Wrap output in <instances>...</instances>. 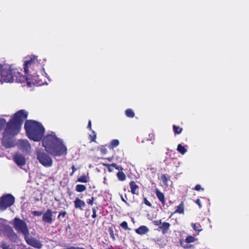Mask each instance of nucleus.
I'll list each match as a JSON object with an SVG mask.
<instances>
[{"instance_id":"obj_1","label":"nucleus","mask_w":249,"mask_h":249,"mask_svg":"<svg viewBox=\"0 0 249 249\" xmlns=\"http://www.w3.org/2000/svg\"><path fill=\"white\" fill-rule=\"evenodd\" d=\"M24 127L28 138L35 142L42 139V145L46 152L54 157L66 156L68 149L63 139L58 138L53 132L48 133L43 138L45 128L42 124L33 120H27Z\"/></svg>"},{"instance_id":"obj_2","label":"nucleus","mask_w":249,"mask_h":249,"mask_svg":"<svg viewBox=\"0 0 249 249\" xmlns=\"http://www.w3.org/2000/svg\"><path fill=\"white\" fill-rule=\"evenodd\" d=\"M37 56L35 55H28L23 59V66L27 84L28 87L32 85L37 86L47 84L45 81L47 73L44 68L40 63Z\"/></svg>"},{"instance_id":"obj_3","label":"nucleus","mask_w":249,"mask_h":249,"mask_svg":"<svg viewBox=\"0 0 249 249\" xmlns=\"http://www.w3.org/2000/svg\"><path fill=\"white\" fill-rule=\"evenodd\" d=\"M27 116L26 111L20 110L8 122L2 139V145L4 147L10 148L14 146V137L19 132L22 122L26 119Z\"/></svg>"},{"instance_id":"obj_4","label":"nucleus","mask_w":249,"mask_h":249,"mask_svg":"<svg viewBox=\"0 0 249 249\" xmlns=\"http://www.w3.org/2000/svg\"><path fill=\"white\" fill-rule=\"evenodd\" d=\"M19 68L13 65L0 64V83H12L14 81L22 83L26 80L25 76L22 74Z\"/></svg>"},{"instance_id":"obj_5","label":"nucleus","mask_w":249,"mask_h":249,"mask_svg":"<svg viewBox=\"0 0 249 249\" xmlns=\"http://www.w3.org/2000/svg\"><path fill=\"white\" fill-rule=\"evenodd\" d=\"M36 158L39 163L45 167H50L53 165V161L51 157L43 150H36Z\"/></svg>"},{"instance_id":"obj_6","label":"nucleus","mask_w":249,"mask_h":249,"mask_svg":"<svg viewBox=\"0 0 249 249\" xmlns=\"http://www.w3.org/2000/svg\"><path fill=\"white\" fill-rule=\"evenodd\" d=\"M13 227L17 232L22 233L24 236L29 234V231L26 223L19 218L16 217L12 222Z\"/></svg>"},{"instance_id":"obj_7","label":"nucleus","mask_w":249,"mask_h":249,"mask_svg":"<svg viewBox=\"0 0 249 249\" xmlns=\"http://www.w3.org/2000/svg\"><path fill=\"white\" fill-rule=\"evenodd\" d=\"M15 202V197L10 194H7L1 197L0 199V210H5Z\"/></svg>"},{"instance_id":"obj_8","label":"nucleus","mask_w":249,"mask_h":249,"mask_svg":"<svg viewBox=\"0 0 249 249\" xmlns=\"http://www.w3.org/2000/svg\"><path fill=\"white\" fill-rule=\"evenodd\" d=\"M24 239L28 245L34 248L40 249L42 247V244L39 240L35 237L29 236V234H27L24 236Z\"/></svg>"},{"instance_id":"obj_9","label":"nucleus","mask_w":249,"mask_h":249,"mask_svg":"<svg viewBox=\"0 0 249 249\" xmlns=\"http://www.w3.org/2000/svg\"><path fill=\"white\" fill-rule=\"evenodd\" d=\"M18 147L25 152L30 153L31 149V145L27 140H18L17 143Z\"/></svg>"},{"instance_id":"obj_10","label":"nucleus","mask_w":249,"mask_h":249,"mask_svg":"<svg viewBox=\"0 0 249 249\" xmlns=\"http://www.w3.org/2000/svg\"><path fill=\"white\" fill-rule=\"evenodd\" d=\"M13 159L15 162L19 166L24 165L25 164V157L21 154H16L13 157Z\"/></svg>"},{"instance_id":"obj_11","label":"nucleus","mask_w":249,"mask_h":249,"mask_svg":"<svg viewBox=\"0 0 249 249\" xmlns=\"http://www.w3.org/2000/svg\"><path fill=\"white\" fill-rule=\"evenodd\" d=\"M52 216L53 213L52 210L48 209L47 211L43 214L42 220L46 223H51L53 221Z\"/></svg>"},{"instance_id":"obj_12","label":"nucleus","mask_w":249,"mask_h":249,"mask_svg":"<svg viewBox=\"0 0 249 249\" xmlns=\"http://www.w3.org/2000/svg\"><path fill=\"white\" fill-rule=\"evenodd\" d=\"M8 228L9 230L5 233L6 236L13 242H16L18 239L17 234L14 232L11 227Z\"/></svg>"},{"instance_id":"obj_13","label":"nucleus","mask_w":249,"mask_h":249,"mask_svg":"<svg viewBox=\"0 0 249 249\" xmlns=\"http://www.w3.org/2000/svg\"><path fill=\"white\" fill-rule=\"evenodd\" d=\"M8 228H11L10 226L5 224L4 221L0 219V234L3 233L5 234V233L9 230Z\"/></svg>"},{"instance_id":"obj_14","label":"nucleus","mask_w":249,"mask_h":249,"mask_svg":"<svg viewBox=\"0 0 249 249\" xmlns=\"http://www.w3.org/2000/svg\"><path fill=\"white\" fill-rule=\"evenodd\" d=\"M149 229L145 226H141L135 230V232L140 235H143L149 231Z\"/></svg>"},{"instance_id":"obj_15","label":"nucleus","mask_w":249,"mask_h":249,"mask_svg":"<svg viewBox=\"0 0 249 249\" xmlns=\"http://www.w3.org/2000/svg\"><path fill=\"white\" fill-rule=\"evenodd\" d=\"M75 207L76 209L83 210V208L86 206L85 202L78 198H76L74 201Z\"/></svg>"},{"instance_id":"obj_16","label":"nucleus","mask_w":249,"mask_h":249,"mask_svg":"<svg viewBox=\"0 0 249 249\" xmlns=\"http://www.w3.org/2000/svg\"><path fill=\"white\" fill-rule=\"evenodd\" d=\"M130 187L131 189V192L133 194L138 195V186L136 184L134 181H131L129 183Z\"/></svg>"},{"instance_id":"obj_17","label":"nucleus","mask_w":249,"mask_h":249,"mask_svg":"<svg viewBox=\"0 0 249 249\" xmlns=\"http://www.w3.org/2000/svg\"><path fill=\"white\" fill-rule=\"evenodd\" d=\"M170 224L167 222L162 223L161 225L159 227V228L162 230V232L163 234H165L167 232Z\"/></svg>"},{"instance_id":"obj_18","label":"nucleus","mask_w":249,"mask_h":249,"mask_svg":"<svg viewBox=\"0 0 249 249\" xmlns=\"http://www.w3.org/2000/svg\"><path fill=\"white\" fill-rule=\"evenodd\" d=\"M155 193L159 200L162 203V204H164L165 201L164 194L162 192H160L158 189L156 190Z\"/></svg>"},{"instance_id":"obj_19","label":"nucleus","mask_w":249,"mask_h":249,"mask_svg":"<svg viewBox=\"0 0 249 249\" xmlns=\"http://www.w3.org/2000/svg\"><path fill=\"white\" fill-rule=\"evenodd\" d=\"M8 123L6 122V121L3 118H0V132L3 130L2 133V135H3V133L5 132V129L7 126Z\"/></svg>"},{"instance_id":"obj_20","label":"nucleus","mask_w":249,"mask_h":249,"mask_svg":"<svg viewBox=\"0 0 249 249\" xmlns=\"http://www.w3.org/2000/svg\"><path fill=\"white\" fill-rule=\"evenodd\" d=\"M119 141L117 139L112 140L109 144L108 147L109 149H113L119 145Z\"/></svg>"},{"instance_id":"obj_21","label":"nucleus","mask_w":249,"mask_h":249,"mask_svg":"<svg viewBox=\"0 0 249 249\" xmlns=\"http://www.w3.org/2000/svg\"><path fill=\"white\" fill-rule=\"evenodd\" d=\"M174 213H178L180 214L184 213V204L183 202H181L178 207L177 210L175 211Z\"/></svg>"},{"instance_id":"obj_22","label":"nucleus","mask_w":249,"mask_h":249,"mask_svg":"<svg viewBox=\"0 0 249 249\" xmlns=\"http://www.w3.org/2000/svg\"><path fill=\"white\" fill-rule=\"evenodd\" d=\"M177 150L182 155L185 154L187 152V149L181 144H179L177 147Z\"/></svg>"},{"instance_id":"obj_23","label":"nucleus","mask_w":249,"mask_h":249,"mask_svg":"<svg viewBox=\"0 0 249 249\" xmlns=\"http://www.w3.org/2000/svg\"><path fill=\"white\" fill-rule=\"evenodd\" d=\"M126 116L129 118H133L135 116V113L133 110L131 109H127L125 111Z\"/></svg>"},{"instance_id":"obj_24","label":"nucleus","mask_w":249,"mask_h":249,"mask_svg":"<svg viewBox=\"0 0 249 249\" xmlns=\"http://www.w3.org/2000/svg\"><path fill=\"white\" fill-rule=\"evenodd\" d=\"M76 191L78 192H82L86 190V187L85 185L82 184H78L76 186Z\"/></svg>"},{"instance_id":"obj_25","label":"nucleus","mask_w":249,"mask_h":249,"mask_svg":"<svg viewBox=\"0 0 249 249\" xmlns=\"http://www.w3.org/2000/svg\"><path fill=\"white\" fill-rule=\"evenodd\" d=\"M117 176L119 180L121 181H124L126 178L125 175L123 172H119L117 173Z\"/></svg>"},{"instance_id":"obj_26","label":"nucleus","mask_w":249,"mask_h":249,"mask_svg":"<svg viewBox=\"0 0 249 249\" xmlns=\"http://www.w3.org/2000/svg\"><path fill=\"white\" fill-rule=\"evenodd\" d=\"M197 240L196 238L194 236H188L185 240V242L187 243H193V242H194L195 241H196V240Z\"/></svg>"},{"instance_id":"obj_27","label":"nucleus","mask_w":249,"mask_h":249,"mask_svg":"<svg viewBox=\"0 0 249 249\" xmlns=\"http://www.w3.org/2000/svg\"><path fill=\"white\" fill-rule=\"evenodd\" d=\"M173 127L174 132L175 134H179L181 132L182 130L181 127H180L176 125H173Z\"/></svg>"},{"instance_id":"obj_28","label":"nucleus","mask_w":249,"mask_h":249,"mask_svg":"<svg viewBox=\"0 0 249 249\" xmlns=\"http://www.w3.org/2000/svg\"><path fill=\"white\" fill-rule=\"evenodd\" d=\"M191 225H192V227L193 228V229L196 231H197L198 233L200 231H201L202 230V229H199V228L200 227V225L199 224H196L192 223Z\"/></svg>"},{"instance_id":"obj_29","label":"nucleus","mask_w":249,"mask_h":249,"mask_svg":"<svg viewBox=\"0 0 249 249\" xmlns=\"http://www.w3.org/2000/svg\"><path fill=\"white\" fill-rule=\"evenodd\" d=\"M77 181L86 183L88 181V177L86 176H82L77 179Z\"/></svg>"},{"instance_id":"obj_30","label":"nucleus","mask_w":249,"mask_h":249,"mask_svg":"<svg viewBox=\"0 0 249 249\" xmlns=\"http://www.w3.org/2000/svg\"><path fill=\"white\" fill-rule=\"evenodd\" d=\"M0 247L2 248V249H13L12 247L7 245V244L4 242L1 243Z\"/></svg>"},{"instance_id":"obj_31","label":"nucleus","mask_w":249,"mask_h":249,"mask_svg":"<svg viewBox=\"0 0 249 249\" xmlns=\"http://www.w3.org/2000/svg\"><path fill=\"white\" fill-rule=\"evenodd\" d=\"M120 226L125 229V230H127V229H128V226H127V223L126 222V221H124L121 224H120Z\"/></svg>"},{"instance_id":"obj_32","label":"nucleus","mask_w":249,"mask_h":249,"mask_svg":"<svg viewBox=\"0 0 249 249\" xmlns=\"http://www.w3.org/2000/svg\"><path fill=\"white\" fill-rule=\"evenodd\" d=\"M161 180L163 183L166 184L168 181V178L165 175H162L161 177Z\"/></svg>"},{"instance_id":"obj_33","label":"nucleus","mask_w":249,"mask_h":249,"mask_svg":"<svg viewBox=\"0 0 249 249\" xmlns=\"http://www.w3.org/2000/svg\"><path fill=\"white\" fill-rule=\"evenodd\" d=\"M32 213L35 216H40L43 213V212L41 211H33Z\"/></svg>"},{"instance_id":"obj_34","label":"nucleus","mask_w":249,"mask_h":249,"mask_svg":"<svg viewBox=\"0 0 249 249\" xmlns=\"http://www.w3.org/2000/svg\"><path fill=\"white\" fill-rule=\"evenodd\" d=\"M66 214L67 213L65 211L60 212L58 216V218H59L60 217H64L66 216Z\"/></svg>"},{"instance_id":"obj_35","label":"nucleus","mask_w":249,"mask_h":249,"mask_svg":"<svg viewBox=\"0 0 249 249\" xmlns=\"http://www.w3.org/2000/svg\"><path fill=\"white\" fill-rule=\"evenodd\" d=\"M154 224L155 225H157V226H160L162 224V222H161V220H157V221H154L153 222Z\"/></svg>"},{"instance_id":"obj_36","label":"nucleus","mask_w":249,"mask_h":249,"mask_svg":"<svg viewBox=\"0 0 249 249\" xmlns=\"http://www.w3.org/2000/svg\"><path fill=\"white\" fill-rule=\"evenodd\" d=\"M195 190L196 191H200V190H203V189L201 188L200 185L197 184L195 186Z\"/></svg>"},{"instance_id":"obj_37","label":"nucleus","mask_w":249,"mask_h":249,"mask_svg":"<svg viewBox=\"0 0 249 249\" xmlns=\"http://www.w3.org/2000/svg\"><path fill=\"white\" fill-rule=\"evenodd\" d=\"M92 218H95L96 217V209L93 208H92Z\"/></svg>"},{"instance_id":"obj_38","label":"nucleus","mask_w":249,"mask_h":249,"mask_svg":"<svg viewBox=\"0 0 249 249\" xmlns=\"http://www.w3.org/2000/svg\"><path fill=\"white\" fill-rule=\"evenodd\" d=\"M121 200L124 201L127 206H129V204L126 201L122 195H120Z\"/></svg>"},{"instance_id":"obj_39","label":"nucleus","mask_w":249,"mask_h":249,"mask_svg":"<svg viewBox=\"0 0 249 249\" xmlns=\"http://www.w3.org/2000/svg\"><path fill=\"white\" fill-rule=\"evenodd\" d=\"M144 203H145L146 205H147V206H148L151 207V206H152V205H151V203H150V202H149L147 200V199H146V198H144Z\"/></svg>"},{"instance_id":"obj_40","label":"nucleus","mask_w":249,"mask_h":249,"mask_svg":"<svg viewBox=\"0 0 249 249\" xmlns=\"http://www.w3.org/2000/svg\"><path fill=\"white\" fill-rule=\"evenodd\" d=\"M107 166L109 172H112L113 170V168L111 166V164H107Z\"/></svg>"},{"instance_id":"obj_41","label":"nucleus","mask_w":249,"mask_h":249,"mask_svg":"<svg viewBox=\"0 0 249 249\" xmlns=\"http://www.w3.org/2000/svg\"><path fill=\"white\" fill-rule=\"evenodd\" d=\"M196 203L198 205L200 208H202V205L199 199H196Z\"/></svg>"},{"instance_id":"obj_42","label":"nucleus","mask_w":249,"mask_h":249,"mask_svg":"<svg viewBox=\"0 0 249 249\" xmlns=\"http://www.w3.org/2000/svg\"><path fill=\"white\" fill-rule=\"evenodd\" d=\"M93 200H94V197H92L91 199H89V200H87V203L88 204L92 205Z\"/></svg>"},{"instance_id":"obj_43","label":"nucleus","mask_w":249,"mask_h":249,"mask_svg":"<svg viewBox=\"0 0 249 249\" xmlns=\"http://www.w3.org/2000/svg\"><path fill=\"white\" fill-rule=\"evenodd\" d=\"M92 133L93 134V136L92 137L91 141H93V142H95V139H96V134H95V131H94L93 130H92Z\"/></svg>"},{"instance_id":"obj_44","label":"nucleus","mask_w":249,"mask_h":249,"mask_svg":"<svg viewBox=\"0 0 249 249\" xmlns=\"http://www.w3.org/2000/svg\"><path fill=\"white\" fill-rule=\"evenodd\" d=\"M111 166L117 170H119V167L117 166V165L116 163H112L111 164Z\"/></svg>"},{"instance_id":"obj_45","label":"nucleus","mask_w":249,"mask_h":249,"mask_svg":"<svg viewBox=\"0 0 249 249\" xmlns=\"http://www.w3.org/2000/svg\"><path fill=\"white\" fill-rule=\"evenodd\" d=\"M88 128L90 129H91V122L90 120H89V121L88 124Z\"/></svg>"},{"instance_id":"obj_46","label":"nucleus","mask_w":249,"mask_h":249,"mask_svg":"<svg viewBox=\"0 0 249 249\" xmlns=\"http://www.w3.org/2000/svg\"><path fill=\"white\" fill-rule=\"evenodd\" d=\"M67 249H85L72 247H70V248H67Z\"/></svg>"},{"instance_id":"obj_47","label":"nucleus","mask_w":249,"mask_h":249,"mask_svg":"<svg viewBox=\"0 0 249 249\" xmlns=\"http://www.w3.org/2000/svg\"><path fill=\"white\" fill-rule=\"evenodd\" d=\"M101 151H102V152L103 153L105 154V153H106L107 150L106 148H102L101 149Z\"/></svg>"},{"instance_id":"obj_48","label":"nucleus","mask_w":249,"mask_h":249,"mask_svg":"<svg viewBox=\"0 0 249 249\" xmlns=\"http://www.w3.org/2000/svg\"><path fill=\"white\" fill-rule=\"evenodd\" d=\"M71 168H72V172L71 173V175H72V174L76 170V169L75 168L74 165H73L71 167Z\"/></svg>"},{"instance_id":"obj_49","label":"nucleus","mask_w":249,"mask_h":249,"mask_svg":"<svg viewBox=\"0 0 249 249\" xmlns=\"http://www.w3.org/2000/svg\"><path fill=\"white\" fill-rule=\"evenodd\" d=\"M149 137L150 140H151L152 139H153L154 137V135L153 134H149Z\"/></svg>"},{"instance_id":"obj_50","label":"nucleus","mask_w":249,"mask_h":249,"mask_svg":"<svg viewBox=\"0 0 249 249\" xmlns=\"http://www.w3.org/2000/svg\"><path fill=\"white\" fill-rule=\"evenodd\" d=\"M180 244H181V245L184 248H188V246L187 245H186V246H184L183 245V243L182 242H181Z\"/></svg>"},{"instance_id":"obj_51","label":"nucleus","mask_w":249,"mask_h":249,"mask_svg":"<svg viewBox=\"0 0 249 249\" xmlns=\"http://www.w3.org/2000/svg\"><path fill=\"white\" fill-rule=\"evenodd\" d=\"M116 160H119V158L116 157Z\"/></svg>"}]
</instances>
